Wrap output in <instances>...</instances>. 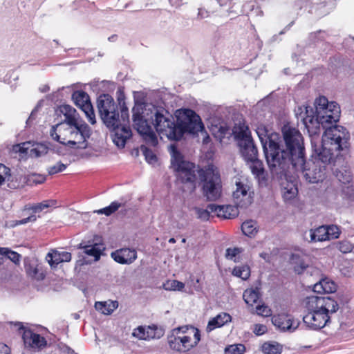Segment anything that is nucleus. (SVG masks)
<instances>
[{
	"mask_svg": "<svg viewBox=\"0 0 354 354\" xmlns=\"http://www.w3.org/2000/svg\"><path fill=\"white\" fill-rule=\"evenodd\" d=\"M348 138V133L344 127H333L324 133L320 145L314 138H311L312 158L306 161L304 145L303 161L301 167H295L293 174L297 176L299 174H302L310 183L322 181L325 177L328 165L333 161H336L335 158L338 157L340 151L347 148Z\"/></svg>",
	"mask_w": 354,
	"mask_h": 354,
	"instance_id": "1",
	"label": "nucleus"
},
{
	"mask_svg": "<svg viewBox=\"0 0 354 354\" xmlns=\"http://www.w3.org/2000/svg\"><path fill=\"white\" fill-rule=\"evenodd\" d=\"M282 133L285 146L279 134H274L268 147L263 150L272 174L281 179L292 177L295 167H301L304 145L303 136L297 129L285 125Z\"/></svg>",
	"mask_w": 354,
	"mask_h": 354,
	"instance_id": "2",
	"label": "nucleus"
},
{
	"mask_svg": "<svg viewBox=\"0 0 354 354\" xmlns=\"http://www.w3.org/2000/svg\"><path fill=\"white\" fill-rule=\"evenodd\" d=\"M132 112L134 127L147 145L151 147L158 145L156 134L150 124L154 126L161 138L165 136L171 140L180 139L181 131L178 129V124H175L171 115L166 116L164 114V112L167 113L164 110L160 111L157 107L146 105L144 109L135 106Z\"/></svg>",
	"mask_w": 354,
	"mask_h": 354,
	"instance_id": "3",
	"label": "nucleus"
},
{
	"mask_svg": "<svg viewBox=\"0 0 354 354\" xmlns=\"http://www.w3.org/2000/svg\"><path fill=\"white\" fill-rule=\"evenodd\" d=\"M59 111L62 119L60 122L52 127L50 131L51 138L71 149H86L87 140L91 136V127L71 105H61Z\"/></svg>",
	"mask_w": 354,
	"mask_h": 354,
	"instance_id": "4",
	"label": "nucleus"
},
{
	"mask_svg": "<svg viewBox=\"0 0 354 354\" xmlns=\"http://www.w3.org/2000/svg\"><path fill=\"white\" fill-rule=\"evenodd\" d=\"M315 115L313 108L310 106H300L295 109V115L297 120H300L307 129L311 138L319 135L320 128L322 127L326 130L333 127H339L334 125L327 127L328 124L337 122L340 117V107L335 102H328L324 96H320L315 101Z\"/></svg>",
	"mask_w": 354,
	"mask_h": 354,
	"instance_id": "5",
	"label": "nucleus"
},
{
	"mask_svg": "<svg viewBox=\"0 0 354 354\" xmlns=\"http://www.w3.org/2000/svg\"><path fill=\"white\" fill-rule=\"evenodd\" d=\"M201 339V330L191 325L173 328L167 335L169 348L179 353H187L196 347Z\"/></svg>",
	"mask_w": 354,
	"mask_h": 354,
	"instance_id": "6",
	"label": "nucleus"
},
{
	"mask_svg": "<svg viewBox=\"0 0 354 354\" xmlns=\"http://www.w3.org/2000/svg\"><path fill=\"white\" fill-rule=\"evenodd\" d=\"M198 171L203 182L204 196L208 201L218 200L222 192L221 180L218 169L213 165H209L205 169Z\"/></svg>",
	"mask_w": 354,
	"mask_h": 354,
	"instance_id": "7",
	"label": "nucleus"
},
{
	"mask_svg": "<svg viewBox=\"0 0 354 354\" xmlns=\"http://www.w3.org/2000/svg\"><path fill=\"white\" fill-rule=\"evenodd\" d=\"M171 165L176 173L177 178L182 183H194L196 180V165L189 161H185L183 155L174 145L170 146Z\"/></svg>",
	"mask_w": 354,
	"mask_h": 354,
	"instance_id": "8",
	"label": "nucleus"
},
{
	"mask_svg": "<svg viewBox=\"0 0 354 354\" xmlns=\"http://www.w3.org/2000/svg\"><path fill=\"white\" fill-rule=\"evenodd\" d=\"M98 112L104 124L109 129L120 124L118 106L109 94L100 95L97 102Z\"/></svg>",
	"mask_w": 354,
	"mask_h": 354,
	"instance_id": "9",
	"label": "nucleus"
},
{
	"mask_svg": "<svg viewBox=\"0 0 354 354\" xmlns=\"http://www.w3.org/2000/svg\"><path fill=\"white\" fill-rule=\"evenodd\" d=\"M177 124L178 129L181 131L180 138L185 132L194 134L204 129L200 117L191 109L180 111Z\"/></svg>",
	"mask_w": 354,
	"mask_h": 354,
	"instance_id": "10",
	"label": "nucleus"
},
{
	"mask_svg": "<svg viewBox=\"0 0 354 354\" xmlns=\"http://www.w3.org/2000/svg\"><path fill=\"white\" fill-rule=\"evenodd\" d=\"M304 306L308 311L315 312L326 310L328 313H336L339 309L337 302L330 297H319L311 295L304 300Z\"/></svg>",
	"mask_w": 354,
	"mask_h": 354,
	"instance_id": "11",
	"label": "nucleus"
},
{
	"mask_svg": "<svg viewBox=\"0 0 354 354\" xmlns=\"http://www.w3.org/2000/svg\"><path fill=\"white\" fill-rule=\"evenodd\" d=\"M239 145L241 156L245 161L258 156L257 148L251 136V133L248 127H242L237 133Z\"/></svg>",
	"mask_w": 354,
	"mask_h": 354,
	"instance_id": "12",
	"label": "nucleus"
},
{
	"mask_svg": "<svg viewBox=\"0 0 354 354\" xmlns=\"http://www.w3.org/2000/svg\"><path fill=\"white\" fill-rule=\"evenodd\" d=\"M48 148L42 143L25 142L13 146V151L20 153L21 158H39L48 153Z\"/></svg>",
	"mask_w": 354,
	"mask_h": 354,
	"instance_id": "13",
	"label": "nucleus"
},
{
	"mask_svg": "<svg viewBox=\"0 0 354 354\" xmlns=\"http://www.w3.org/2000/svg\"><path fill=\"white\" fill-rule=\"evenodd\" d=\"M335 313H328L326 310H319L315 312L308 313L303 317L304 324L313 330H319L324 328L330 320V317Z\"/></svg>",
	"mask_w": 354,
	"mask_h": 354,
	"instance_id": "14",
	"label": "nucleus"
},
{
	"mask_svg": "<svg viewBox=\"0 0 354 354\" xmlns=\"http://www.w3.org/2000/svg\"><path fill=\"white\" fill-rule=\"evenodd\" d=\"M72 99L75 105L84 111L88 122L91 124H95V115L88 95L84 91H77L73 93Z\"/></svg>",
	"mask_w": 354,
	"mask_h": 354,
	"instance_id": "15",
	"label": "nucleus"
},
{
	"mask_svg": "<svg viewBox=\"0 0 354 354\" xmlns=\"http://www.w3.org/2000/svg\"><path fill=\"white\" fill-rule=\"evenodd\" d=\"M22 339L25 348L32 353L41 351L47 345V341L43 336L30 329H24Z\"/></svg>",
	"mask_w": 354,
	"mask_h": 354,
	"instance_id": "16",
	"label": "nucleus"
},
{
	"mask_svg": "<svg viewBox=\"0 0 354 354\" xmlns=\"http://www.w3.org/2000/svg\"><path fill=\"white\" fill-rule=\"evenodd\" d=\"M253 192L250 187L241 182L236 183V189L233 192V200L235 205L240 208H246L250 205L253 201Z\"/></svg>",
	"mask_w": 354,
	"mask_h": 354,
	"instance_id": "17",
	"label": "nucleus"
},
{
	"mask_svg": "<svg viewBox=\"0 0 354 354\" xmlns=\"http://www.w3.org/2000/svg\"><path fill=\"white\" fill-rule=\"evenodd\" d=\"M274 326L282 332H294L299 325L298 319H295L290 315L281 313L272 317Z\"/></svg>",
	"mask_w": 354,
	"mask_h": 354,
	"instance_id": "18",
	"label": "nucleus"
},
{
	"mask_svg": "<svg viewBox=\"0 0 354 354\" xmlns=\"http://www.w3.org/2000/svg\"><path fill=\"white\" fill-rule=\"evenodd\" d=\"M113 131L112 139L115 145L119 148H124L126 142L129 139L131 136V130L129 126L120 122L115 127H111L110 129Z\"/></svg>",
	"mask_w": 354,
	"mask_h": 354,
	"instance_id": "19",
	"label": "nucleus"
},
{
	"mask_svg": "<svg viewBox=\"0 0 354 354\" xmlns=\"http://www.w3.org/2000/svg\"><path fill=\"white\" fill-rule=\"evenodd\" d=\"M111 257L120 264H131L137 259V252L134 249L122 248L113 252Z\"/></svg>",
	"mask_w": 354,
	"mask_h": 354,
	"instance_id": "20",
	"label": "nucleus"
},
{
	"mask_svg": "<svg viewBox=\"0 0 354 354\" xmlns=\"http://www.w3.org/2000/svg\"><path fill=\"white\" fill-rule=\"evenodd\" d=\"M46 259L51 267H56L60 263L69 262L71 260V254L55 250L47 254Z\"/></svg>",
	"mask_w": 354,
	"mask_h": 354,
	"instance_id": "21",
	"label": "nucleus"
},
{
	"mask_svg": "<svg viewBox=\"0 0 354 354\" xmlns=\"http://www.w3.org/2000/svg\"><path fill=\"white\" fill-rule=\"evenodd\" d=\"M210 207L214 209L215 215L218 217L232 218L236 217L239 214L238 208L239 207H237L236 205H218L216 204H211Z\"/></svg>",
	"mask_w": 354,
	"mask_h": 354,
	"instance_id": "22",
	"label": "nucleus"
},
{
	"mask_svg": "<svg viewBox=\"0 0 354 354\" xmlns=\"http://www.w3.org/2000/svg\"><path fill=\"white\" fill-rule=\"evenodd\" d=\"M231 320L232 317L230 314L221 313L208 322L206 330L207 333H209L217 328L222 327L227 323L230 322Z\"/></svg>",
	"mask_w": 354,
	"mask_h": 354,
	"instance_id": "23",
	"label": "nucleus"
},
{
	"mask_svg": "<svg viewBox=\"0 0 354 354\" xmlns=\"http://www.w3.org/2000/svg\"><path fill=\"white\" fill-rule=\"evenodd\" d=\"M295 174H293L292 176L290 178H295ZM288 178L289 177H284L286 183V184L284 183H282V195L283 198L286 201L293 199L298 192L296 183H295L292 179H290V181L289 182L288 180Z\"/></svg>",
	"mask_w": 354,
	"mask_h": 354,
	"instance_id": "24",
	"label": "nucleus"
},
{
	"mask_svg": "<svg viewBox=\"0 0 354 354\" xmlns=\"http://www.w3.org/2000/svg\"><path fill=\"white\" fill-rule=\"evenodd\" d=\"M78 248L84 249L85 254L93 257L95 261H98L102 251L104 250V246L101 243H94L90 245H84L82 243L79 245Z\"/></svg>",
	"mask_w": 354,
	"mask_h": 354,
	"instance_id": "25",
	"label": "nucleus"
},
{
	"mask_svg": "<svg viewBox=\"0 0 354 354\" xmlns=\"http://www.w3.org/2000/svg\"><path fill=\"white\" fill-rule=\"evenodd\" d=\"M336 284L329 279H323L315 283L313 287V291L319 294L332 293L336 290Z\"/></svg>",
	"mask_w": 354,
	"mask_h": 354,
	"instance_id": "26",
	"label": "nucleus"
},
{
	"mask_svg": "<svg viewBox=\"0 0 354 354\" xmlns=\"http://www.w3.org/2000/svg\"><path fill=\"white\" fill-rule=\"evenodd\" d=\"M27 183V177L23 176L22 174H10L9 172L8 179H7V185L10 189H18L24 186L25 184Z\"/></svg>",
	"mask_w": 354,
	"mask_h": 354,
	"instance_id": "27",
	"label": "nucleus"
},
{
	"mask_svg": "<svg viewBox=\"0 0 354 354\" xmlns=\"http://www.w3.org/2000/svg\"><path fill=\"white\" fill-rule=\"evenodd\" d=\"M252 174L256 178H261L264 177V167L262 161H261L258 156L254 158L246 161Z\"/></svg>",
	"mask_w": 354,
	"mask_h": 354,
	"instance_id": "28",
	"label": "nucleus"
},
{
	"mask_svg": "<svg viewBox=\"0 0 354 354\" xmlns=\"http://www.w3.org/2000/svg\"><path fill=\"white\" fill-rule=\"evenodd\" d=\"M118 306L116 301H97L95 304V309L104 315L111 314Z\"/></svg>",
	"mask_w": 354,
	"mask_h": 354,
	"instance_id": "29",
	"label": "nucleus"
},
{
	"mask_svg": "<svg viewBox=\"0 0 354 354\" xmlns=\"http://www.w3.org/2000/svg\"><path fill=\"white\" fill-rule=\"evenodd\" d=\"M310 241H325L328 240L326 234V227L325 225L320 226L315 230H311L310 232Z\"/></svg>",
	"mask_w": 354,
	"mask_h": 354,
	"instance_id": "30",
	"label": "nucleus"
},
{
	"mask_svg": "<svg viewBox=\"0 0 354 354\" xmlns=\"http://www.w3.org/2000/svg\"><path fill=\"white\" fill-rule=\"evenodd\" d=\"M256 133L261 141L263 150H265V148L268 147L271 136L274 134H277V133H271L268 134V131L264 127H259L256 129Z\"/></svg>",
	"mask_w": 354,
	"mask_h": 354,
	"instance_id": "31",
	"label": "nucleus"
},
{
	"mask_svg": "<svg viewBox=\"0 0 354 354\" xmlns=\"http://www.w3.org/2000/svg\"><path fill=\"white\" fill-rule=\"evenodd\" d=\"M165 334V330L162 327L152 324L147 326V341L154 339H160Z\"/></svg>",
	"mask_w": 354,
	"mask_h": 354,
	"instance_id": "32",
	"label": "nucleus"
},
{
	"mask_svg": "<svg viewBox=\"0 0 354 354\" xmlns=\"http://www.w3.org/2000/svg\"><path fill=\"white\" fill-rule=\"evenodd\" d=\"M243 297L245 303L252 306L259 298V291L257 288H250L244 291Z\"/></svg>",
	"mask_w": 354,
	"mask_h": 354,
	"instance_id": "33",
	"label": "nucleus"
},
{
	"mask_svg": "<svg viewBox=\"0 0 354 354\" xmlns=\"http://www.w3.org/2000/svg\"><path fill=\"white\" fill-rule=\"evenodd\" d=\"M243 233L248 236H254L257 232V223L253 220L246 221L241 225Z\"/></svg>",
	"mask_w": 354,
	"mask_h": 354,
	"instance_id": "34",
	"label": "nucleus"
},
{
	"mask_svg": "<svg viewBox=\"0 0 354 354\" xmlns=\"http://www.w3.org/2000/svg\"><path fill=\"white\" fill-rule=\"evenodd\" d=\"M261 350L265 354H280L282 351V346L277 342H265Z\"/></svg>",
	"mask_w": 354,
	"mask_h": 354,
	"instance_id": "35",
	"label": "nucleus"
},
{
	"mask_svg": "<svg viewBox=\"0 0 354 354\" xmlns=\"http://www.w3.org/2000/svg\"><path fill=\"white\" fill-rule=\"evenodd\" d=\"M335 174L337 178L344 184L348 183L352 180L351 172L346 167L336 169Z\"/></svg>",
	"mask_w": 354,
	"mask_h": 354,
	"instance_id": "36",
	"label": "nucleus"
},
{
	"mask_svg": "<svg viewBox=\"0 0 354 354\" xmlns=\"http://www.w3.org/2000/svg\"><path fill=\"white\" fill-rule=\"evenodd\" d=\"M120 207H122V203L118 201H113L110 204V205L95 210L94 212L97 213V214H105L106 216H110L113 213L115 212Z\"/></svg>",
	"mask_w": 354,
	"mask_h": 354,
	"instance_id": "37",
	"label": "nucleus"
},
{
	"mask_svg": "<svg viewBox=\"0 0 354 354\" xmlns=\"http://www.w3.org/2000/svg\"><path fill=\"white\" fill-rule=\"evenodd\" d=\"M232 274L243 280H246L250 276V268L247 265L236 266L233 269Z\"/></svg>",
	"mask_w": 354,
	"mask_h": 354,
	"instance_id": "38",
	"label": "nucleus"
},
{
	"mask_svg": "<svg viewBox=\"0 0 354 354\" xmlns=\"http://www.w3.org/2000/svg\"><path fill=\"white\" fill-rule=\"evenodd\" d=\"M211 204L208 205L206 209H202L200 207H195L194 210L197 215L198 218L202 221H207L209 219L211 214L215 215L214 209L210 207Z\"/></svg>",
	"mask_w": 354,
	"mask_h": 354,
	"instance_id": "39",
	"label": "nucleus"
},
{
	"mask_svg": "<svg viewBox=\"0 0 354 354\" xmlns=\"http://www.w3.org/2000/svg\"><path fill=\"white\" fill-rule=\"evenodd\" d=\"M241 252V249L239 248H227L226 250L225 257L227 259L237 262L239 261V254Z\"/></svg>",
	"mask_w": 354,
	"mask_h": 354,
	"instance_id": "40",
	"label": "nucleus"
},
{
	"mask_svg": "<svg viewBox=\"0 0 354 354\" xmlns=\"http://www.w3.org/2000/svg\"><path fill=\"white\" fill-rule=\"evenodd\" d=\"M245 351L243 344L230 345L225 348V354H243Z\"/></svg>",
	"mask_w": 354,
	"mask_h": 354,
	"instance_id": "41",
	"label": "nucleus"
},
{
	"mask_svg": "<svg viewBox=\"0 0 354 354\" xmlns=\"http://www.w3.org/2000/svg\"><path fill=\"white\" fill-rule=\"evenodd\" d=\"M164 287L167 290H182L185 287V284L177 280H171L167 281Z\"/></svg>",
	"mask_w": 354,
	"mask_h": 354,
	"instance_id": "42",
	"label": "nucleus"
},
{
	"mask_svg": "<svg viewBox=\"0 0 354 354\" xmlns=\"http://www.w3.org/2000/svg\"><path fill=\"white\" fill-rule=\"evenodd\" d=\"M0 254L5 255L14 263L19 261L20 255L15 252L8 250V248H0Z\"/></svg>",
	"mask_w": 354,
	"mask_h": 354,
	"instance_id": "43",
	"label": "nucleus"
},
{
	"mask_svg": "<svg viewBox=\"0 0 354 354\" xmlns=\"http://www.w3.org/2000/svg\"><path fill=\"white\" fill-rule=\"evenodd\" d=\"M55 204V202L53 201H45L41 203H37L35 205H32L31 207H30V209H31L35 213H37V212H41L42 210H44L46 208L51 207L52 205H53Z\"/></svg>",
	"mask_w": 354,
	"mask_h": 354,
	"instance_id": "44",
	"label": "nucleus"
},
{
	"mask_svg": "<svg viewBox=\"0 0 354 354\" xmlns=\"http://www.w3.org/2000/svg\"><path fill=\"white\" fill-rule=\"evenodd\" d=\"M140 151L142 152L143 155L145 157L146 160L149 163L151 164L156 161V156L147 147L142 145L140 147Z\"/></svg>",
	"mask_w": 354,
	"mask_h": 354,
	"instance_id": "45",
	"label": "nucleus"
},
{
	"mask_svg": "<svg viewBox=\"0 0 354 354\" xmlns=\"http://www.w3.org/2000/svg\"><path fill=\"white\" fill-rule=\"evenodd\" d=\"M132 335L141 340H147V326H140L133 330Z\"/></svg>",
	"mask_w": 354,
	"mask_h": 354,
	"instance_id": "46",
	"label": "nucleus"
},
{
	"mask_svg": "<svg viewBox=\"0 0 354 354\" xmlns=\"http://www.w3.org/2000/svg\"><path fill=\"white\" fill-rule=\"evenodd\" d=\"M326 227V234L328 240L335 239L339 237L340 231L337 225H325Z\"/></svg>",
	"mask_w": 354,
	"mask_h": 354,
	"instance_id": "47",
	"label": "nucleus"
},
{
	"mask_svg": "<svg viewBox=\"0 0 354 354\" xmlns=\"http://www.w3.org/2000/svg\"><path fill=\"white\" fill-rule=\"evenodd\" d=\"M66 168V165L62 163L61 162H57L53 166H50L47 169V171L49 175H54L59 172H62Z\"/></svg>",
	"mask_w": 354,
	"mask_h": 354,
	"instance_id": "48",
	"label": "nucleus"
},
{
	"mask_svg": "<svg viewBox=\"0 0 354 354\" xmlns=\"http://www.w3.org/2000/svg\"><path fill=\"white\" fill-rule=\"evenodd\" d=\"M28 274L33 279L38 281L44 279V274L41 272L37 268L30 267L27 270Z\"/></svg>",
	"mask_w": 354,
	"mask_h": 354,
	"instance_id": "49",
	"label": "nucleus"
},
{
	"mask_svg": "<svg viewBox=\"0 0 354 354\" xmlns=\"http://www.w3.org/2000/svg\"><path fill=\"white\" fill-rule=\"evenodd\" d=\"M337 248L342 253H348L353 250V245L348 241H342L338 243Z\"/></svg>",
	"mask_w": 354,
	"mask_h": 354,
	"instance_id": "50",
	"label": "nucleus"
},
{
	"mask_svg": "<svg viewBox=\"0 0 354 354\" xmlns=\"http://www.w3.org/2000/svg\"><path fill=\"white\" fill-rule=\"evenodd\" d=\"M46 180V177L39 174H31L27 177V183L41 184Z\"/></svg>",
	"mask_w": 354,
	"mask_h": 354,
	"instance_id": "51",
	"label": "nucleus"
},
{
	"mask_svg": "<svg viewBox=\"0 0 354 354\" xmlns=\"http://www.w3.org/2000/svg\"><path fill=\"white\" fill-rule=\"evenodd\" d=\"M10 169L3 164L0 163V186L5 182L7 183L8 176Z\"/></svg>",
	"mask_w": 354,
	"mask_h": 354,
	"instance_id": "52",
	"label": "nucleus"
},
{
	"mask_svg": "<svg viewBox=\"0 0 354 354\" xmlns=\"http://www.w3.org/2000/svg\"><path fill=\"white\" fill-rule=\"evenodd\" d=\"M256 312L257 315L263 317H269L272 315L271 309L266 305H258L256 307Z\"/></svg>",
	"mask_w": 354,
	"mask_h": 354,
	"instance_id": "53",
	"label": "nucleus"
},
{
	"mask_svg": "<svg viewBox=\"0 0 354 354\" xmlns=\"http://www.w3.org/2000/svg\"><path fill=\"white\" fill-rule=\"evenodd\" d=\"M213 133L215 134L216 137L221 138L225 134L227 131V128L223 125H220L218 127L216 126L214 129H212Z\"/></svg>",
	"mask_w": 354,
	"mask_h": 354,
	"instance_id": "54",
	"label": "nucleus"
},
{
	"mask_svg": "<svg viewBox=\"0 0 354 354\" xmlns=\"http://www.w3.org/2000/svg\"><path fill=\"white\" fill-rule=\"evenodd\" d=\"M267 331V328L263 324H256L254 328V333L257 335H261Z\"/></svg>",
	"mask_w": 354,
	"mask_h": 354,
	"instance_id": "55",
	"label": "nucleus"
},
{
	"mask_svg": "<svg viewBox=\"0 0 354 354\" xmlns=\"http://www.w3.org/2000/svg\"><path fill=\"white\" fill-rule=\"evenodd\" d=\"M59 348L63 354H76L72 348L62 343L59 344Z\"/></svg>",
	"mask_w": 354,
	"mask_h": 354,
	"instance_id": "56",
	"label": "nucleus"
},
{
	"mask_svg": "<svg viewBox=\"0 0 354 354\" xmlns=\"http://www.w3.org/2000/svg\"><path fill=\"white\" fill-rule=\"evenodd\" d=\"M36 219H37V217L35 215H31L27 218H23L21 220L17 221V225H24V224L28 223V222H34L36 221Z\"/></svg>",
	"mask_w": 354,
	"mask_h": 354,
	"instance_id": "57",
	"label": "nucleus"
},
{
	"mask_svg": "<svg viewBox=\"0 0 354 354\" xmlns=\"http://www.w3.org/2000/svg\"><path fill=\"white\" fill-rule=\"evenodd\" d=\"M0 354H10V348L6 344L0 343Z\"/></svg>",
	"mask_w": 354,
	"mask_h": 354,
	"instance_id": "58",
	"label": "nucleus"
},
{
	"mask_svg": "<svg viewBox=\"0 0 354 354\" xmlns=\"http://www.w3.org/2000/svg\"><path fill=\"white\" fill-rule=\"evenodd\" d=\"M169 1L171 6L175 8H178L183 4L182 0H169Z\"/></svg>",
	"mask_w": 354,
	"mask_h": 354,
	"instance_id": "59",
	"label": "nucleus"
},
{
	"mask_svg": "<svg viewBox=\"0 0 354 354\" xmlns=\"http://www.w3.org/2000/svg\"><path fill=\"white\" fill-rule=\"evenodd\" d=\"M198 16L201 19H203V18L208 17V14L205 10L200 8V9H198Z\"/></svg>",
	"mask_w": 354,
	"mask_h": 354,
	"instance_id": "60",
	"label": "nucleus"
},
{
	"mask_svg": "<svg viewBox=\"0 0 354 354\" xmlns=\"http://www.w3.org/2000/svg\"><path fill=\"white\" fill-rule=\"evenodd\" d=\"M121 113H122L121 118H122V120L124 122V118L128 117L127 109H122Z\"/></svg>",
	"mask_w": 354,
	"mask_h": 354,
	"instance_id": "61",
	"label": "nucleus"
},
{
	"mask_svg": "<svg viewBox=\"0 0 354 354\" xmlns=\"http://www.w3.org/2000/svg\"><path fill=\"white\" fill-rule=\"evenodd\" d=\"M293 22H291L290 24H289L283 30H282L281 32H280V34H283L286 32V31H287L288 30H289V28L291 27V26L292 25Z\"/></svg>",
	"mask_w": 354,
	"mask_h": 354,
	"instance_id": "62",
	"label": "nucleus"
},
{
	"mask_svg": "<svg viewBox=\"0 0 354 354\" xmlns=\"http://www.w3.org/2000/svg\"><path fill=\"white\" fill-rule=\"evenodd\" d=\"M117 36L116 35H112L108 38L109 41H114L116 39Z\"/></svg>",
	"mask_w": 354,
	"mask_h": 354,
	"instance_id": "63",
	"label": "nucleus"
},
{
	"mask_svg": "<svg viewBox=\"0 0 354 354\" xmlns=\"http://www.w3.org/2000/svg\"><path fill=\"white\" fill-rule=\"evenodd\" d=\"M49 90V87L48 86H44L42 88H41V91L43 93L47 92Z\"/></svg>",
	"mask_w": 354,
	"mask_h": 354,
	"instance_id": "64",
	"label": "nucleus"
}]
</instances>
